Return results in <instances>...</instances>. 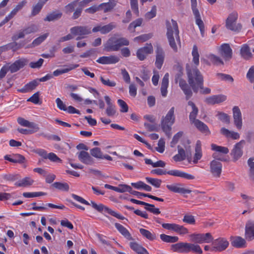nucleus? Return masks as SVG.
Returning a JSON list of instances; mask_svg holds the SVG:
<instances>
[{"label": "nucleus", "mask_w": 254, "mask_h": 254, "mask_svg": "<svg viewBox=\"0 0 254 254\" xmlns=\"http://www.w3.org/2000/svg\"><path fill=\"white\" fill-rule=\"evenodd\" d=\"M131 185L136 189H143L148 191H150L152 190V188L150 186L146 185L142 181H139L137 183H132Z\"/></svg>", "instance_id": "42"}, {"label": "nucleus", "mask_w": 254, "mask_h": 254, "mask_svg": "<svg viewBox=\"0 0 254 254\" xmlns=\"http://www.w3.org/2000/svg\"><path fill=\"white\" fill-rule=\"evenodd\" d=\"M232 245L236 248H242L246 247V242L245 240L240 237H236L232 239Z\"/></svg>", "instance_id": "36"}, {"label": "nucleus", "mask_w": 254, "mask_h": 254, "mask_svg": "<svg viewBox=\"0 0 254 254\" xmlns=\"http://www.w3.org/2000/svg\"><path fill=\"white\" fill-rule=\"evenodd\" d=\"M105 100L107 105L106 109V114L109 117L115 116L117 113L115 106L113 104L111 98L108 96L104 97Z\"/></svg>", "instance_id": "21"}, {"label": "nucleus", "mask_w": 254, "mask_h": 254, "mask_svg": "<svg viewBox=\"0 0 254 254\" xmlns=\"http://www.w3.org/2000/svg\"><path fill=\"white\" fill-rule=\"evenodd\" d=\"M192 56L193 57V62L196 65H198L199 64V55L198 52V49L196 45H194L193 46L192 51Z\"/></svg>", "instance_id": "52"}, {"label": "nucleus", "mask_w": 254, "mask_h": 254, "mask_svg": "<svg viewBox=\"0 0 254 254\" xmlns=\"http://www.w3.org/2000/svg\"><path fill=\"white\" fill-rule=\"evenodd\" d=\"M116 26V24L114 22H111L108 24L102 26L101 34H107L111 31L113 29L115 28Z\"/></svg>", "instance_id": "48"}, {"label": "nucleus", "mask_w": 254, "mask_h": 254, "mask_svg": "<svg viewBox=\"0 0 254 254\" xmlns=\"http://www.w3.org/2000/svg\"><path fill=\"white\" fill-rule=\"evenodd\" d=\"M130 247L137 254H149L147 251L135 242H130Z\"/></svg>", "instance_id": "39"}, {"label": "nucleus", "mask_w": 254, "mask_h": 254, "mask_svg": "<svg viewBox=\"0 0 254 254\" xmlns=\"http://www.w3.org/2000/svg\"><path fill=\"white\" fill-rule=\"evenodd\" d=\"M171 247L173 251L178 253H189L192 252L198 254H202V250L200 247L195 243H178L172 245Z\"/></svg>", "instance_id": "4"}, {"label": "nucleus", "mask_w": 254, "mask_h": 254, "mask_svg": "<svg viewBox=\"0 0 254 254\" xmlns=\"http://www.w3.org/2000/svg\"><path fill=\"white\" fill-rule=\"evenodd\" d=\"M63 15L62 12L59 10L53 11L47 14L44 20L45 21H54L60 19Z\"/></svg>", "instance_id": "29"}, {"label": "nucleus", "mask_w": 254, "mask_h": 254, "mask_svg": "<svg viewBox=\"0 0 254 254\" xmlns=\"http://www.w3.org/2000/svg\"><path fill=\"white\" fill-rule=\"evenodd\" d=\"M202 156V150H201V143L200 140L196 141L195 147V154L194 155L192 162L194 164L198 163Z\"/></svg>", "instance_id": "28"}, {"label": "nucleus", "mask_w": 254, "mask_h": 254, "mask_svg": "<svg viewBox=\"0 0 254 254\" xmlns=\"http://www.w3.org/2000/svg\"><path fill=\"white\" fill-rule=\"evenodd\" d=\"M155 65L158 69H160L162 68V66L165 61V52L163 48L160 45H156L155 46Z\"/></svg>", "instance_id": "9"}, {"label": "nucleus", "mask_w": 254, "mask_h": 254, "mask_svg": "<svg viewBox=\"0 0 254 254\" xmlns=\"http://www.w3.org/2000/svg\"><path fill=\"white\" fill-rule=\"evenodd\" d=\"M147 204L148 205H145V209L150 211L151 213H153L155 214H159L160 213V211L159 210V208H155L154 205L151 204L147 203Z\"/></svg>", "instance_id": "63"}, {"label": "nucleus", "mask_w": 254, "mask_h": 254, "mask_svg": "<svg viewBox=\"0 0 254 254\" xmlns=\"http://www.w3.org/2000/svg\"><path fill=\"white\" fill-rule=\"evenodd\" d=\"M153 51V48L151 44H147L145 46L139 49V52H144L146 56L148 54L152 53Z\"/></svg>", "instance_id": "56"}, {"label": "nucleus", "mask_w": 254, "mask_h": 254, "mask_svg": "<svg viewBox=\"0 0 254 254\" xmlns=\"http://www.w3.org/2000/svg\"><path fill=\"white\" fill-rule=\"evenodd\" d=\"M38 84V80H33L25 84L23 88L17 89V91L21 93L29 92L35 89Z\"/></svg>", "instance_id": "27"}, {"label": "nucleus", "mask_w": 254, "mask_h": 254, "mask_svg": "<svg viewBox=\"0 0 254 254\" xmlns=\"http://www.w3.org/2000/svg\"><path fill=\"white\" fill-rule=\"evenodd\" d=\"M142 21V18H138L130 23L128 27V30L131 32H134L136 27L141 26Z\"/></svg>", "instance_id": "49"}, {"label": "nucleus", "mask_w": 254, "mask_h": 254, "mask_svg": "<svg viewBox=\"0 0 254 254\" xmlns=\"http://www.w3.org/2000/svg\"><path fill=\"white\" fill-rule=\"evenodd\" d=\"M115 227L120 232V233L123 235L127 239L131 240L132 238L129 231L121 224L116 223L115 224Z\"/></svg>", "instance_id": "37"}, {"label": "nucleus", "mask_w": 254, "mask_h": 254, "mask_svg": "<svg viewBox=\"0 0 254 254\" xmlns=\"http://www.w3.org/2000/svg\"><path fill=\"white\" fill-rule=\"evenodd\" d=\"M238 18V13L237 12H232L231 13L226 22V26L227 29L234 31H239L242 28V25L239 23H236V20Z\"/></svg>", "instance_id": "8"}, {"label": "nucleus", "mask_w": 254, "mask_h": 254, "mask_svg": "<svg viewBox=\"0 0 254 254\" xmlns=\"http://www.w3.org/2000/svg\"><path fill=\"white\" fill-rule=\"evenodd\" d=\"M182 72L180 71L176 75L175 82L176 83L179 82L180 87L186 95V99L188 100L192 96V93L186 81L182 78Z\"/></svg>", "instance_id": "12"}, {"label": "nucleus", "mask_w": 254, "mask_h": 254, "mask_svg": "<svg viewBox=\"0 0 254 254\" xmlns=\"http://www.w3.org/2000/svg\"><path fill=\"white\" fill-rule=\"evenodd\" d=\"M49 33H45L42 35H41L39 37L35 39L29 47H34L35 46L39 45L41 43H42L48 36Z\"/></svg>", "instance_id": "47"}, {"label": "nucleus", "mask_w": 254, "mask_h": 254, "mask_svg": "<svg viewBox=\"0 0 254 254\" xmlns=\"http://www.w3.org/2000/svg\"><path fill=\"white\" fill-rule=\"evenodd\" d=\"M216 116L219 120L226 124L230 123V117L226 113L221 112H217Z\"/></svg>", "instance_id": "54"}, {"label": "nucleus", "mask_w": 254, "mask_h": 254, "mask_svg": "<svg viewBox=\"0 0 254 254\" xmlns=\"http://www.w3.org/2000/svg\"><path fill=\"white\" fill-rule=\"evenodd\" d=\"M117 2L116 0H109L108 2L102 3L99 5V10H103L105 13L110 12L116 6Z\"/></svg>", "instance_id": "26"}, {"label": "nucleus", "mask_w": 254, "mask_h": 254, "mask_svg": "<svg viewBox=\"0 0 254 254\" xmlns=\"http://www.w3.org/2000/svg\"><path fill=\"white\" fill-rule=\"evenodd\" d=\"M34 181L29 177H25L15 183L17 187H25L32 185Z\"/></svg>", "instance_id": "41"}, {"label": "nucleus", "mask_w": 254, "mask_h": 254, "mask_svg": "<svg viewBox=\"0 0 254 254\" xmlns=\"http://www.w3.org/2000/svg\"><path fill=\"white\" fill-rule=\"evenodd\" d=\"M79 160L84 164L86 165H92L94 162V159L86 151H81L78 154Z\"/></svg>", "instance_id": "23"}, {"label": "nucleus", "mask_w": 254, "mask_h": 254, "mask_svg": "<svg viewBox=\"0 0 254 254\" xmlns=\"http://www.w3.org/2000/svg\"><path fill=\"white\" fill-rule=\"evenodd\" d=\"M169 73H166L164 76L161 83V92L162 96L166 97L167 94V88L169 83Z\"/></svg>", "instance_id": "33"}, {"label": "nucleus", "mask_w": 254, "mask_h": 254, "mask_svg": "<svg viewBox=\"0 0 254 254\" xmlns=\"http://www.w3.org/2000/svg\"><path fill=\"white\" fill-rule=\"evenodd\" d=\"M119 60V58L116 56H103L100 57L97 62L104 64H114L118 63Z\"/></svg>", "instance_id": "24"}, {"label": "nucleus", "mask_w": 254, "mask_h": 254, "mask_svg": "<svg viewBox=\"0 0 254 254\" xmlns=\"http://www.w3.org/2000/svg\"><path fill=\"white\" fill-rule=\"evenodd\" d=\"M188 82L193 91L197 93L199 88H202L203 77L196 67L187 69Z\"/></svg>", "instance_id": "2"}, {"label": "nucleus", "mask_w": 254, "mask_h": 254, "mask_svg": "<svg viewBox=\"0 0 254 254\" xmlns=\"http://www.w3.org/2000/svg\"><path fill=\"white\" fill-rule=\"evenodd\" d=\"M90 204V205H91L94 209H95L98 212H101L103 211H105L119 219L124 220L125 219V217L124 216L121 215L120 214L117 213L116 212L112 210L110 208L104 206L102 204H97L94 201H91Z\"/></svg>", "instance_id": "10"}, {"label": "nucleus", "mask_w": 254, "mask_h": 254, "mask_svg": "<svg viewBox=\"0 0 254 254\" xmlns=\"http://www.w3.org/2000/svg\"><path fill=\"white\" fill-rule=\"evenodd\" d=\"M140 234L145 238L148 239L150 241H153L156 239V235L154 233H151L150 231L140 228L139 229Z\"/></svg>", "instance_id": "43"}, {"label": "nucleus", "mask_w": 254, "mask_h": 254, "mask_svg": "<svg viewBox=\"0 0 254 254\" xmlns=\"http://www.w3.org/2000/svg\"><path fill=\"white\" fill-rule=\"evenodd\" d=\"M91 155L97 159H102V152L99 147H94L90 150Z\"/></svg>", "instance_id": "50"}, {"label": "nucleus", "mask_w": 254, "mask_h": 254, "mask_svg": "<svg viewBox=\"0 0 254 254\" xmlns=\"http://www.w3.org/2000/svg\"><path fill=\"white\" fill-rule=\"evenodd\" d=\"M49 0H39L36 4L33 6L31 16H34L38 14L42 9L44 5Z\"/></svg>", "instance_id": "38"}, {"label": "nucleus", "mask_w": 254, "mask_h": 254, "mask_svg": "<svg viewBox=\"0 0 254 254\" xmlns=\"http://www.w3.org/2000/svg\"><path fill=\"white\" fill-rule=\"evenodd\" d=\"M241 57L246 60H249L252 58L250 48L247 45H243L240 50Z\"/></svg>", "instance_id": "32"}, {"label": "nucleus", "mask_w": 254, "mask_h": 254, "mask_svg": "<svg viewBox=\"0 0 254 254\" xmlns=\"http://www.w3.org/2000/svg\"><path fill=\"white\" fill-rule=\"evenodd\" d=\"M211 149L215 151V152H218L222 154H227L229 152V149L226 147L218 146L215 144L211 145Z\"/></svg>", "instance_id": "45"}, {"label": "nucleus", "mask_w": 254, "mask_h": 254, "mask_svg": "<svg viewBox=\"0 0 254 254\" xmlns=\"http://www.w3.org/2000/svg\"><path fill=\"white\" fill-rule=\"evenodd\" d=\"M226 98V96L224 95H213L207 97L205 100V102L208 104L214 105L225 101Z\"/></svg>", "instance_id": "22"}, {"label": "nucleus", "mask_w": 254, "mask_h": 254, "mask_svg": "<svg viewBox=\"0 0 254 254\" xmlns=\"http://www.w3.org/2000/svg\"><path fill=\"white\" fill-rule=\"evenodd\" d=\"M211 251L215 252H220L226 250L229 246L228 241L222 238H219L213 240L212 243Z\"/></svg>", "instance_id": "11"}, {"label": "nucleus", "mask_w": 254, "mask_h": 254, "mask_svg": "<svg viewBox=\"0 0 254 254\" xmlns=\"http://www.w3.org/2000/svg\"><path fill=\"white\" fill-rule=\"evenodd\" d=\"M220 132L227 138H231L233 139H238L240 138V134L238 132L230 131L225 127L221 128Z\"/></svg>", "instance_id": "34"}, {"label": "nucleus", "mask_w": 254, "mask_h": 254, "mask_svg": "<svg viewBox=\"0 0 254 254\" xmlns=\"http://www.w3.org/2000/svg\"><path fill=\"white\" fill-rule=\"evenodd\" d=\"M183 221L189 224H194L195 220L193 216L191 215L186 214L184 216Z\"/></svg>", "instance_id": "64"}, {"label": "nucleus", "mask_w": 254, "mask_h": 254, "mask_svg": "<svg viewBox=\"0 0 254 254\" xmlns=\"http://www.w3.org/2000/svg\"><path fill=\"white\" fill-rule=\"evenodd\" d=\"M129 45L128 40L124 37L117 38L112 37L104 45V50L107 52L118 51L121 47Z\"/></svg>", "instance_id": "5"}, {"label": "nucleus", "mask_w": 254, "mask_h": 254, "mask_svg": "<svg viewBox=\"0 0 254 254\" xmlns=\"http://www.w3.org/2000/svg\"><path fill=\"white\" fill-rule=\"evenodd\" d=\"M145 180L148 183L151 184L156 188H160L162 182L161 180L150 177H146Z\"/></svg>", "instance_id": "51"}, {"label": "nucleus", "mask_w": 254, "mask_h": 254, "mask_svg": "<svg viewBox=\"0 0 254 254\" xmlns=\"http://www.w3.org/2000/svg\"><path fill=\"white\" fill-rule=\"evenodd\" d=\"M52 186L54 188L63 191H67L69 190V186L66 183L55 182Z\"/></svg>", "instance_id": "53"}, {"label": "nucleus", "mask_w": 254, "mask_h": 254, "mask_svg": "<svg viewBox=\"0 0 254 254\" xmlns=\"http://www.w3.org/2000/svg\"><path fill=\"white\" fill-rule=\"evenodd\" d=\"M167 174L175 177H179L181 178H185L187 180H193L195 178L194 176L178 170H172L168 171H167Z\"/></svg>", "instance_id": "25"}, {"label": "nucleus", "mask_w": 254, "mask_h": 254, "mask_svg": "<svg viewBox=\"0 0 254 254\" xmlns=\"http://www.w3.org/2000/svg\"><path fill=\"white\" fill-rule=\"evenodd\" d=\"M220 55L225 61H229L232 57V50L228 44H222L219 49Z\"/></svg>", "instance_id": "15"}, {"label": "nucleus", "mask_w": 254, "mask_h": 254, "mask_svg": "<svg viewBox=\"0 0 254 254\" xmlns=\"http://www.w3.org/2000/svg\"><path fill=\"white\" fill-rule=\"evenodd\" d=\"M78 64H70L69 65H64V68L61 69H57L53 72V75L55 76H59L64 73L68 72V71L76 68L78 67Z\"/></svg>", "instance_id": "31"}, {"label": "nucleus", "mask_w": 254, "mask_h": 254, "mask_svg": "<svg viewBox=\"0 0 254 254\" xmlns=\"http://www.w3.org/2000/svg\"><path fill=\"white\" fill-rule=\"evenodd\" d=\"M79 0H76L68 3L64 6V11L66 14H69L75 10L76 8L78 7V1Z\"/></svg>", "instance_id": "40"}, {"label": "nucleus", "mask_w": 254, "mask_h": 254, "mask_svg": "<svg viewBox=\"0 0 254 254\" xmlns=\"http://www.w3.org/2000/svg\"><path fill=\"white\" fill-rule=\"evenodd\" d=\"M183 185L181 183H174L171 185H167L166 188L170 191L175 193L181 194L190 193L191 190L182 187Z\"/></svg>", "instance_id": "17"}, {"label": "nucleus", "mask_w": 254, "mask_h": 254, "mask_svg": "<svg viewBox=\"0 0 254 254\" xmlns=\"http://www.w3.org/2000/svg\"><path fill=\"white\" fill-rule=\"evenodd\" d=\"M190 237L191 241L195 244H201V233L192 234L190 236Z\"/></svg>", "instance_id": "62"}, {"label": "nucleus", "mask_w": 254, "mask_h": 254, "mask_svg": "<svg viewBox=\"0 0 254 254\" xmlns=\"http://www.w3.org/2000/svg\"><path fill=\"white\" fill-rule=\"evenodd\" d=\"M178 154L173 157L174 160L176 161H183L186 159V152L185 150L180 146H178Z\"/></svg>", "instance_id": "44"}, {"label": "nucleus", "mask_w": 254, "mask_h": 254, "mask_svg": "<svg viewBox=\"0 0 254 254\" xmlns=\"http://www.w3.org/2000/svg\"><path fill=\"white\" fill-rule=\"evenodd\" d=\"M245 144L246 141L244 140H242L234 145L230 154L234 161H237L242 156L243 154V148Z\"/></svg>", "instance_id": "13"}, {"label": "nucleus", "mask_w": 254, "mask_h": 254, "mask_svg": "<svg viewBox=\"0 0 254 254\" xmlns=\"http://www.w3.org/2000/svg\"><path fill=\"white\" fill-rule=\"evenodd\" d=\"M157 8L155 5H153L150 11L147 12L145 15V18L150 20L154 17L156 15Z\"/></svg>", "instance_id": "59"}, {"label": "nucleus", "mask_w": 254, "mask_h": 254, "mask_svg": "<svg viewBox=\"0 0 254 254\" xmlns=\"http://www.w3.org/2000/svg\"><path fill=\"white\" fill-rule=\"evenodd\" d=\"M253 160V158H250L248 161V163L250 167V177L254 181V162Z\"/></svg>", "instance_id": "60"}, {"label": "nucleus", "mask_w": 254, "mask_h": 254, "mask_svg": "<svg viewBox=\"0 0 254 254\" xmlns=\"http://www.w3.org/2000/svg\"><path fill=\"white\" fill-rule=\"evenodd\" d=\"M166 25L167 28L166 36L169 45L174 52H177V44L181 45L178 24L176 21L172 19L171 21H166Z\"/></svg>", "instance_id": "1"}, {"label": "nucleus", "mask_w": 254, "mask_h": 254, "mask_svg": "<svg viewBox=\"0 0 254 254\" xmlns=\"http://www.w3.org/2000/svg\"><path fill=\"white\" fill-rule=\"evenodd\" d=\"M209 59L210 61L213 63L214 64L218 65V64H224V62L219 57L215 56L213 54L210 55L209 56Z\"/></svg>", "instance_id": "58"}, {"label": "nucleus", "mask_w": 254, "mask_h": 254, "mask_svg": "<svg viewBox=\"0 0 254 254\" xmlns=\"http://www.w3.org/2000/svg\"><path fill=\"white\" fill-rule=\"evenodd\" d=\"M160 239L167 243H175L179 240V238L177 236H171L164 234L160 235Z\"/></svg>", "instance_id": "46"}, {"label": "nucleus", "mask_w": 254, "mask_h": 254, "mask_svg": "<svg viewBox=\"0 0 254 254\" xmlns=\"http://www.w3.org/2000/svg\"><path fill=\"white\" fill-rule=\"evenodd\" d=\"M245 237L246 239L249 241L254 239V221L250 220L246 223Z\"/></svg>", "instance_id": "20"}, {"label": "nucleus", "mask_w": 254, "mask_h": 254, "mask_svg": "<svg viewBox=\"0 0 254 254\" xmlns=\"http://www.w3.org/2000/svg\"><path fill=\"white\" fill-rule=\"evenodd\" d=\"M222 165L221 162L216 160H213L210 163V172L213 176L219 178L222 172Z\"/></svg>", "instance_id": "18"}, {"label": "nucleus", "mask_w": 254, "mask_h": 254, "mask_svg": "<svg viewBox=\"0 0 254 254\" xmlns=\"http://www.w3.org/2000/svg\"><path fill=\"white\" fill-rule=\"evenodd\" d=\"M175 107H172L165 116H163L160 121V127L163 132L168 138L171 136L172 126L175 122L174 114Z\"/></svg>", "instance_id": "3"}, {"label": "nucleus", "mask_w": 254, "mask_h": 254, "mask_svg": "<svg viewBox=\"0 0 254 254\" xmlns=\"http://www.w3.org/2000/svg\"><path fill=\"white\" fill-rule=\"evenodd\" d=\"M45 195H46V193L43 192H24L23 193V196L26 198L38 197Z\"/></svg>", "instance_id": "61"}, {"label": "nucleus", "mask_w": 254, "mask_h": 254, "mask_svg": "<svg viewBox=\"0 0 254 254\" xmlns=\"http://www.w3.org/2000/svg\"><path fill=\"white\" fill-rule=\"evenodd\" d=\"M70 31L72 35L77 36L76 40L85 38L91 33V28L87 26H76L71 28Z\"/></svg>", "instance_id": "6"}, {"label": "nucleus", "mask_w": 254, "mask_h": 254, "mask_svg": "<svg viewBox=\"0 0 254 254\" xmlns=\"http://www.w3.org/2000/svg\"><path fill=\"white\" fill-rule=\"evenodd\" d=\"M191 124H194L195 127L201 132L204 133L205 135H209L210 134V131L208 127L203 122L199 120H196Z\"/></svg>", "instance_id": "30"}, {"label": "nucleus", "mask_w": 254, "mask_h": 254, "mask_svg": "<svg viewBox=\"0 0 254 254\" xmlns=\"http://www.w3.org/2000/svg\"><path fill=\"white\" fill-rule=\"evenodd\" d=\"M162 226L164 229L173 231L180 235H185L189 233L187 228L175 223H163Z\"/></svg>", "instance_id": "14"}, {"label": "nucleus", "mask_w": 254, "mask_h": 254, "mask_svg": "<svg viewBox=\"0 0 254 254\" xmlns=\"http://www.w3.org/2000/svg\"><path fill=\"white\" fill-rule=\"evenodd\" d=\"M28 61L25 59H20L16 60L13 64L10 63L6 64L9 71L11 73L15 72L18 71L20 69L23 68L25 65L27 64Z\"/></svg>", "instance_id": "16"}, {"label": "nucleus", "mask_w": 254, "mask_h": 254, "mask_svg": "<svg viewBox=\"0 0 254 254\" xmlns=\"http://www.w3.org/2000/svg\"><path fill=\"white\" fill-rule=\"evenodd\" d=\"M188 105L192 108V111L189 115L190 121V123H191L196 120H198L197 119H196V117L198 114V109L195 104L191 101L188 102Z\"/></svg>", "instance_id": "35"}, {"label": "nucleus", "mask_w": 254, "mask_h": 254, "mask_svg": "<svg viewBox=\"0 0 254 254\" xmlns=\"http://www.w3.org/2000/svg\"><path fill=\"white\" fill-rule=\"evenodd\" d=\"M233 117L234 123L238 129L242 127V118L241 112L238 106H234L233 108Z\"/></svg>", "instance_id": "19"}, {"label": "nucleus", "mask_w": 254, "mask_h": 254, "mask_svg": "<svg viewBox=\"0 0 254 254\" xmlns=\"http://www.w3.org/2000/svg\"><path fill=\"white\" fill-rule=\"evenodd\" d=\"M190 1L191 9L195 19V23L199 28L202 36L203 37L205 31L204 25L203 21L201 20L199 11L197 8V1L196 0H190Z\"/></svg>", "instance_id": "7"}, {"label": "nucleus", "mask_w": 254, "mask_h": 254, "mask_svg": "<svg viewBox=\"0 0 254 254\" xmlns=\"http://www.w3.org/2000/svg\"><path fill=\"white\" fill-rule=\"evenodd\" d=\"M214 238L210 233H201V244L203 243H209L213 241Z\"/></svg>", "instance_id": "55"}, {"label": "nucleus", "mask_w": 254, "mask_h": 254, "mask_svg": "<svg viewBox=\"0 0 254 254\" xmlns=\"http://www.w3.org/2000/svg\"><path fill=\"white\" fill-rule=\"evenodd\" d=\"M131 189V187L127 185H120L119 187H116V191L121 193L127 191L130 193Z\"/></svg>", "instance_id": "57"}]
</instances>
